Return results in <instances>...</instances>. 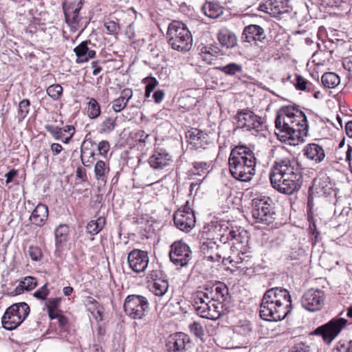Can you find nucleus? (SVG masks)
<instances>
[{"label": "nucleus", "instance_id": "obj_1", "mask_svg": "<svg viewBox=\"0 0 352 352\" xmlns=\"http://www.w3.org/2000/svg\"><path fill=\"white\" fill-rule=\"evenodd\" d=\"M270 180L278 192L291 195L297 192L302 186V168L298 160L292 156L277 157L271 167Z\"/></svg>", "mask_w": 352, "mask_h": 352}, {"label": "nucleus", "instance_id": "obj_2", "mask_svg": "<svg viewBox=\"0 0 352 352\" xmlns=\"http://www.w3.org/2000/svg\"><path fill=\"white\" fill-rule=\"evenodd\" d=\"M277 135L289 144L296 145L304 142L308 134V124L305 114L294 106L283 107L275 120Z\"/></svg>", "mask_w": 352, "mask_h": 352}, {"label": "nucleus", "instance_id": "obj_3", "mask_svg": "<svg viewBox=\"0 0 352 352\" xmlns=\"http://www.w3.org/2000/svg\"><path fill=\"white\" fill-rule=\"evenodd\" d=\"M292 297L287 289L273 287L267 290L260 305V317L267 321L283 320L292 311Z\"/></svg>", "mask_w": 352, "mask_h": 352}, {"label": "nucleus", "instance_id": "obj_4", "mask_svg": "<svg viewBox=\"0 0 352 352\" xmlns=\"http://www.w3.org/2000/svg\"><path fill=\"white\" fill-rule=\"evenodd\" d=\"M228 164L230 174L236 180L250 182L255 175L256 158L254 153L246 146L239 145L232 148Z\"/></svg>", "mask_w": 352, "mask_h": 352}, {"label": "nucleus", "instance_id": "obj_5", "mask_svg": "<svg viewBox=\"0 0 352 352\" xmlns=\"http://www.w3.org/2000/svg\"><path fill=\"white\" fill-rule=\"evenodd\" d=\"M168 44L175 50L186 52L192 45V34L187 26L182 22L173 21L168 28Z\"/></svg>", "mask_w": 352, "mask_h": 352}, {"label": "nucleus", "instance_id": "obj_6", "mask_svg": "<svg viewBox=\"0 0 352 352\" xmlns=\"http://www.w3.org/2000/svg\"><path fill=\"white\" fill-rule=\"evenodd\" d=\"M192 305L198 316L212 320L219 319L223 311L220 303L206 300V295L202 290H199L194 294Z\"/></svg>", "mask_w": 352, "mask_h": 352}, {"label": "nucleus", "instance_id": "obj_7", "mask_svg": "<svg viewBox=\"0 0 352 352\" xmlns=\"http://www.w3.org/2000/svg\"><path fill=\"white\" fill-rule=\"evenodd\" d=\"M30 307L25 302L14 303L6 309L2 318L3 327L12 331L18 327L30 314Z\"/></svg>", "mask_w": 352, "mask_h": 352}, {"label": "nucleus", "instance_id": "obj_8", "mask_svg": "<svg viewBox=\"0 0 352 352\" xmlns=\"http://www.w3.org/2000/svg\"><path fill=\"white\" fill-rule=\"evenodd\" d=\"M274 215L275 211L271 198L263 197L253 199L252 216L254 223L268 225L275 219Z\"/></svg>", "mask_w": 352, "mask_h": 352}, {"label": "nucleus", "instance_id": "obj_9", "mask_svg": "<svg viewBox=\"0 0 352 352\" xmlns=\"http://www.w3.org/2000/svg\"><path fill=\"white\" fill-rule=\"evenodd\" d=\"M213 232L217 234V239L223 245L230 241L232 243L230 249L232 251L236 250L243 254V243L245 242V236L242 235L239 230L229 228L225 224L217 223L213 228Z\"/></svg>", "mask_w": 352, "mask_h": 352}, {"label": "nucleus", "instance_id": "obj_10", "mask_svg": "<svg viewBox=\"0 0 352 352\" xmlns=\"http://www.w3.org/2000/svg\"><path fill=\"white\" fill-rule=\"evenodd\" d=\"M347 324L348 320L346 319L335 318L326 324L317 327L312 334L320 336L324 342L329 344L340 334Z\"/></svg>", "mask_w": 352, "mask_h": 352}, {"label": "nucleus", "instance_id": "obj_11", "mask_svg": "<svg viewBox=\"0 0 352 352\" xmlns=\"http://www.w3.org/2000/svg\"><path fill=\"white\" fill-rule=\"evenodd\" d=\"M148 309V300L142 295H129L124 302L125 314L133 319L143 318Z\"/></svg>", "mask_w": 352, "mask_h": 352}, {"label": "nucleus", "instance_id": "obj_12", "mask_svg": "<svg viewBox=\"0 0 352 352\" xmlns=\"http://www.w3.org/2000/svg\"><path fill=\"white\" fill-rule=\"evenodd\" d=\"M235 120L237 127L248 131L258 133L263 131L265 127L263 118L248 109L238 111Z\"/></svg>", "mask_w": 352, "mask_h": 352}, {"label": "nucleus", "instance_id": "obj_13", "mask_svg": "<svg viewBox=\"0 0 352 352\" xmlns=\"http://www.w3.org/2000/svg\"><path fill=\"white\" fill-rule=\"evenodd\" d=\"M191 253L187 244L182 241H175L170 246L169 257L175 265L184 267L187 265L191 259Z\"/></svg>", "mask_w": 352, "mask_h": 352}, {"label": "nucleus", "instance_id": "obj_14", "mask_svg": "<svg viewBox=\"0 0 352 352\" xmlns=\"http://www.w3.org/2000/svg\"><path fill=\"white\" fill-rule=\"evenodd\" d=\"M173 221L178 229L188 232L195 225V212L189 207L179 208L174 213Z\"/></svg>", "mask_w": 352, "mask_h": 352}, {"label": "nucleus", "instance_id": "obj_15", "mask_svg": "<svg viewBox=\"0 0 352 352\" xmlns=\"http://www.w3.org/2000/svg\"><path fill=\"white\" fill-rule=\"evenodd\" d=\"M202 292L206 295V300H212L214 302L220 303L222 308L230 299L228 288L223 283L205 285Z\"/></svg>", "mask_w": 352, "mask_h": 352}, {"label": "nucleus", "instance_id": "obj_16", "mask_svg": "<svg viewBox=\"0 0 352 352\" xmlns=\"http://www.w3.org/2000/svg\"><path fill=\"white\" fill-rule=\"evenodd\" d=\"M324 293L322 290L310 289L302 297V306L309 311H319L324 305Z\"/></svg>", "mask_w": 352, "mask_h": 352}, {"label": "nucleus", "instance_id": "obj_17", "mask_svg": "<svg viewBox=\"0 0 352 352\" xmlns=\"http://www.w3.org/2000/svg\"><path fill=\"white\" fill-rule=\"evenodd\" d=\"M166 345L168 352H190L192 343L187 334L179 332L170 335Z\"/></svg>", "mask_w": 352, "mask_h": 352}, {"label": "nucleus", "instance_id": "obj_18", "mask_svg": "<svg viewBox=\"0 0 352 352\" xmlns=\"http://www.w3.org/2000/svg\"><path fill=\"white\" fill-rule=\"evenodd\" d=\"M173 162V156L164 148H155L149 157L148 162L155 170H164L171 166Z\"/></svg>", "mask_w": 352, "mask_h": 352}, {"label": "nucleus", "instance_id": "obj_19", "mask_svg": "<svg viewBox=\"0 0 352 352\" xmlns=\"http://www.w3.org/2000/svg\"><path fill=\"white\" fill-rule=\"evenodd\" d=\"M309 191L318 196L329 197L334 193L333 184L325 173H320L314 180Z\"/></svg>", "mask_w": 352, "mask_h": 352}, {"label": "nucleus", "instance_id": "obj_20", "mask_svg": "<svg viewBox=\"0 0 352 352\" xmlns=\"http://www.w3.org/2000/svg\"><path fill=\"white\" fill-rule=\"evenodd\" d=\"M148 261L147 252L137 249L132 250L127 257L130 268L136 273L144 272L148 267Z\"/></svg>", "mask_w": 352, "mask_h": 352}, {"label": "nucleus", "instance_id": "obj_21", "mask_svg": "<svg viewBox=\"0 0 352 352\" xmlns=\"http://www.w3.org/2000/svg\"><path fill=\"white\" fill-rule=\"evenodd\" d=\"M188 143L195 149H206L211 143L208 134L196 128H192L186 132Z\"/></svg>", "mask_w": 352, "mask_h": 352}, {"label": "nucleus", "instance_id": "obj_22", "mask_svg": "<svg viewBox=\"0 0 352 352\" xmlns=\"http://www.w3.org/2000/svg\"><path fill=\"white\" fill-rule=\"evenodd\" d=\"M95 47L96 44L91 43L90 40L81 42L74 49L76 56V62L78 64L85 63L95 58L96 55Z\"/></svg>", "mask_w": 352, "mask_h": 352}, {"label": "nucleus", "instance_id": "obj_23", "mask_svg": "<svg viewBox=\"0 0 352 352\" xmlns=\"http://www.w3.org/2000/svg\"><path fill=\"white\" fill-rule=\"evenodd\" d=\"M266 38L264 29L258 25L251 24L244 28L241 40L243 43H263Z\"/></svg>", "mask_w": 352, "mask_h": 352}, {"label": "nucleus", "instance_id": "obj_24", "mask_svg": "<svg viewBox=\"0 0 352 352\" xmlns=\"http://www.w3.org/2000/svg\"><path fill=\"white\" fill-rule=\"evenodd\" d=\"M215 238L212 239H208L206 241L203 242L201 246V252L204 254L205 258L213 262H219L222 258V248L217 244L214 241Z\"/></svg>", "mask_w": 352, "mask_h": 352}, {"label": "nucleus", "instance_id": "obj_25", "mask_svg": "<svg viewBox=\"0 0 352 352\" xmlns=\"http://www.w3.org/2000/svg\"><path fill=\"white\" fill-rule=\"evenodd\" d=\"M265 12L274 17H279L289 10L288 0H265Z\"/></svg>", "mask_w": 352, "mask_h": 352}, {"label": "nucleus", "instance_id": "obj_26", "mask_svg": "<svg viewBox=\"0 0 352 352\" xmlns=\"http://www.w3.org/2000/svg\"><path fill=\"white\" fill-rule=\"evenodd\" d=\"M49 210L48 207L43 204H38L32 210L29 220L33 225L42 227L48 219Z\"/></svg>", "mask_w": 352, "mask_h": 352}, {"label": "nucleus", "instance_id": "obj_27", "mask_svg": "<svg viewBox=\"0 0 352 352\" xmlns=\"http://www.w3.org/2000/svg\"><path fill=\"white\" fill-rule=\"evenodd\" d=\"M303 153L308 159L315 161L316 163L322 162L325 157L323 148L315 143L308 144L305 146Z\"/></svg>", "mask_w": 352, "mask_h": 352}, {"label": "nucleus", "instance_id": "obj_28", "mask_svg": "<svg viewBox=\"0 0 352 352\" xmlns=\"http://www.w3.org/2000/svg\"><path fill=\"white\" fill-rule=\"evenodd\" d=\"M216 69L226 76H236L239 80L248 77V75L243 72L242 65L239 63H230L224 66L218 67Z\"/></svg>", "mask_w": 352, "mask_h": 352}, {"label": "nucleus", "instance_id": "obj_29", "mask_svg": "<svg viewBox=\"0 0 352 352\" xmlns=\"http://www.w3.org/2000/svg\"><path fill=\"white\" fill-rule=\"evenodd\" d=\"M217 38L221 45L227 48H233L237 45V37L232 31L223 28L219 30Z\"/></svg>", "mask_w": 352, "mask_h": 352}, {"label": "nucleus", "instance_id": "obj_30", "mask_svg": "<svg viewBox=\"0 0 352 352\" xmlns=\"http://www.w3.org/2000/svg\"><path fill=\"white\" fill-rule=\"evenodd\" d=\"M220 54V50L213 45L204 46L199 53L201 59L208 65L214 64Z\"/></svg>", "mask_w": 352, "mask_h": 352}, {"label": "nucleus", "instance_id": "obj_31", "mask_svg": "<svg viewBox=\"0 0 352 352\" xmlns=\"http://www.w3.org/2000/svg\"><path fill=\"white\" fill-rule=\"evenodd\" d=\"M203 13L210 19H217L223 13V8L218 2L206 1L201 8Z\"/></svg>", "mask_w": 352, "mask_h": 352}, {"label": "nucleus", "instance_id": "obj_32", "mask_svg": "<svg viewBox=\"0 0 352 352\" xmlns=\"http://www.w3.org/2000/svg\"><path fill=\"white\" fill-rule=\"evenodd\" d=\"M93 141L89 139H85L81 146V161L84 166H89L91 163L95 160V153L94 151L89 149L88 146L93 145Z\"/></svg>", "mask_w": 352, "mask_h": 352}, {"label": "nucleus", "instance_id": "obj_33", "mask_svg": "<svg viewBox=\"0 0 352 352\" xmlns=\"http://www.w3.org/2000/svg\"><path fill=\"white\" fill-rule=\"evenodd\" d=\"M110 172L108 162L98 160L94 167V173L96 180L106 183Z\"/></svg>", "mask_w": 352, "mask_h": 352}, {"label": "nucleus", "instance_id": "obj_34", "mask_svg": "<svg viewBox=\"0 0 352 352\" xmlns=\"http://www.w3.org/2000/svg\"><path fill=\"white\" fill-rule=\"evenodd\" d=\"M168 280L166 278L157 279L148 285L150 291L157 296H164L168 292Z\"/></svg>", "mask_w": 352, "mask_h": 352}, {"label": "nucleus", "instance_id": "obj_35", "mask_svg": "<svg viewBox=\"0 0 352 352\" xmlns=\"http://www.w3.org/2000/svg\"><path fill=\"white\" fill-rule=\"evenodd\" d=\"M106 224V219L103 217H98L96 220H91L86 226V231L91 235L98 234Z\"/></svg>", "mask_w": 352, "mask_h": 352}, {"label": "nucleus", "instance_id": "obj_36", "mask_svg": "<svg viewBox=\"0 0 352 352\" xmlns=\"http://www.w3.org/2000/svg\"><path fill=\"white\" fill-rule=\"evenodd\" d=\"M321 81L324 87L332 89L340 84V79L336 73L327 72L322 76Z\"/></svg>", "mask_w": 352, "mask_h": 352}, {"label": "nucleus", "instance_id": "obj_37", "mask_svg": "<svg viewBox=\"0 0 352 352\" xmlns=\"http://www.w3.org/2000/svg\"><path fill=\"white\" fill-rule=\"evenodd\" d=\"M69 232V228L66 224H60L56 228L54 234L56 239V245L57 247L67 241Z\"/></svg>", "mask_w": 352, "mask_h": 352}, {"label": "nucleus", "instance_id": "obj_38", "mask_svg": "<svg viewBox=\"0 0 352 352\" xmlns=\"http://www.w3.org/2000/svg\"><path fill=\"white\" fill-rule=\"evenodd\" d=\"M87 107V115L91 119L98 118L101 113L100 106L97 100L93 98L89 99Z\"/></svg>", "mask_w": 352, "mask_h": 352}, {"label": "nucleus", "instance_id": "obj_39", "mask_svg": "<svg viewBox=\"0 0 352 352\" xmlns=\"http://www.w3.org/2000/svg\"><path fill=\"white\" fill-rule=\"evenodd\" d=\"M66 23L72 28H76L81 20L80 14H75L74 10L63 8Z\"/></svg>", "mask_w": 352, "mask_h": 352}, {"label": "nucleus", "instance_id": "obj_40", "mask_svg": "<svg viewBox=\"0 0 352 352\" xmlns=\"http://www.w3.org/2000/svg\"><path fill=\"white\" fill-rule=\"evenodd\" d=\"M116 126V118L107 117L100 124V133H109L112 132Z\"/></svg>", "mask_w": 352, "mask_h": 352}, {"label": "nucleus", "instance_id": "obj_41", "mask_svg": "<svg viewBox=\"0 0 352 352\" xmlns=\"http://www.w3.org/2000/svg\"><path fill=\"white\" fill-rule=\"evenodd\" d=\"M30 102L28 99H23L19 104L18 119L19 121L23 120L28 116L30 111Z\"/></svg>", "mask_w": 352, "mask_h": 352}, {"label": "nucleus", "instance_id": "obj_42", "mask_svg": "<svg viewBox=\"0 0 352 352\" xmlns=\"http://www.w3.org/2000/svg\"><path fill=\"white\" fill-rule=\"evenodd\" d=\"M63 89L59 84L49 86L47 89V95L54 100H58L63 94Z\"/></svg>", "mask_w": 352, "mask_h": 352}, {"label": "nucleus", "instance_id": "obj_43", "mask_svg": "<svg viewBox=\"0 0 352 352\" xmlns=\"http://www.w3.org/2000/svg\"><path fill=\"white\" fill-rule=\"evenodd\" d=\"M210 163L208 162H195L193 163V168L192 169V173L198 175L208 172Z\"/></svg>", "mask_w": 352, "mask_h": 352}, {"label": "nucleus", "instance_id": "obj_44", "mask_svg": "<svg viewBox=\"0 0 352 352\" xmlns=\"http://www.w3.org/2000/svg\"><path fill=\"white\" fill-rule=\"evenodd\" d=\"M294 85L298 90H307L308 91L311 90V87H312L311 83L309 82L305 78L298 74L296 75V82H294Z\"/></svg>", "mask_w": 352, "mask_h": 352}, {"label": "nucleus", "instance_id": "obj_45", "mask_svg": "<svg viewBox=\"0 0 352 352\" xmlns=\"http://www.w3.org/2000/svg\"><path fill=\"white\" fill-rule=\"evenodd\" d=\"M45 129L50 133L52 137L56 140H60L63 138V133L62 128L52 124H46Z\"/></svg>", "mask_w": 352, "mask_h": 352}, {"label": "nucleus", "instance_id": "obj_46", "mask_svg": "<svg viewBox=\"0 0 352 352\" xmlns=\"http://www.w3.org/2000/svg\"><path fill=\"white\" fill-rule=\"evenodd\" d=\"M189 329L192 333L196 337L202 339L204 336V331L202 325L198 322H193L189 324Z\"/></svg>", "mask_w": 352, "mask_h": 352}, {"label": "nucleus", "instance_id": "obj_47", "mask_svg": "<svg viewBox=\"0 0 352 352\" xmlns=\"http://www.w3.org/2000/svg\"><path fill=\"white\" fill-rule=\"evenodd\" d=\"M28 254L31 259L34 261H40L43 256L41 248L34 245H31L29 247Z\"/></svg>", "mask_w": 352, "mask_h": 352}, {"label": "nucleus", "instance_id": "obj_48", "mask_svg": "<svg viewBox=\"0 0 352 352\" xmlns=\"http://www.w3.org/2000/svg\"><path fill=\"white\" fill-rule=\"evenodd\" d=\"M127 104L128 103L126 100H124L120 96H119L111 102V108L115 112L118 113L125 109Z\"/></svg>", "mask_w": 352, "mask_h": 352}, {"label": "nucleus", "instance_id": "obj_49", "mask_svg": "<svg viewBox=\"0 0 352 352\" xmlns=\"http://www.w3.org/2000/svg\"><path fill=\"white\" fill-rule=\"evenodd\" d=\"M21 283L23 285V288L25 289V291H31L37 285L36 279L32 276H26L21 281Z\"/></svg>", "mask_w": 352, "mask_h": 352}, {"label": "nucleus", "instance_id": "obj_50", "mask_svg": "<svg viewBox=\"0 0 352 352\" xmlns=\"http://www.w3.org/2000/svg\"><path fill=\"white\" fill-rule=\"evenodd\" d=\"M47 283L43 285L40 289L34 293V296L38 300H46L47 296L50 294V290L47 288Z\"/></svg>", "mask_w": 352, "mask_h": 352}, {"label": "nucleus", "instance_id": "obj_51", "mask_svg": "<svg viewBox=\"0 0 352 352\" xmlns=\"http://www.w3.org/2000/svg\"><path fill=\"white\" fill-rule=\"evenodd\" d=\"M83 5V0H75L67 5H65L63 8L74 10L73 11L75 14H80V11L82 8Z\"/></svg>", "mask_w": 352, "mask_h": 352}, {"label": "nucleus", "instance_id": "obj_52", "mask_svg": "<svg viewBox=\"0 0 352 352\" xmlns=\"http://www.w3.org/2000/svg\"><path fill=\"white\" fill-rule=\"evenodd\" d=\"M60 298H54L48 299V300L45 302V305L47 309V312L57 310L60 305Z\"/></svg>", "mask_w": 352, "mask_h": 352}, {"label": "nucleus", "instance_id": "obj_53", "mask_svg": "<svg viewBox=\"0 0 352 352\" xmlns=\"http://www.w3.org/2000/svg\"><path fill=\"white\" fill-rule=\"evenodd\" d=\"M143 82L146 85L145 89L153 91L158 85V81L153 77L145 78Z\"/></svg>", "mask_w": 352, "mask_h": 352}, {"label": "nucleus", "instance_id": "obj_54", "mask_svg": "<svg viewBox=\"0 0 352 352\" xmlns=\"http://www.w3.org/2000/svg\"><path fill=\"white\" fill-rule=\"evenodd\" d=\"M97 148L100 155L106 156L110 148L109 143L106 140H102L98 143Z\"/></svg>", "mask_w": 352, "mask_h": 352}, {"label": "nucleus", "instance_id": "obj_55", "mask_svg": "<svg viewBox=\"0 0 352 352\" xmlns=\"http://www.w3.org/2000/svg\"><path fill=\"white\" fill-rule=\"evenodd\" d=\"M289 352H314L311 346L300 343L294 346L289 351Z\"/></svg>", "mask_w": 352, "mask_h": 352}, {"label": "nucleus", "instance_id": "obj_56", "mask_svg": "<svg viewBox=\"0 0 352 352\" xmlns=\"http://www.w3.org/2000/svg\"><path fill=\"white\" fill-rule=\"evenodd\" d=\"M135 137L139 138L140 143H142L144 145H145L148 142L150 135L146 134L143 130H139L136 132Z\"/></svg>", "mask_w": 352, "mask_h": 352}, {"label": "nucleus", "instance_id": "obj_57", "mask_svg": "<svg viewBox=\"0 0 352 352\" xmlns=\"http://www.w3.org/2000/svg\"><path fill=\"white\" fill-rule=\"evenodd\" d=\"M133 90L130 88H126L121 91L120 96L128 103L133 97Z\"/></svg>", "mask_w": 352, "mask_h": 352}, {"label": "nucleus", "instance_id": "obj_58", "mask_svg": "<svg viewBox=\"0 0 352 352\" xmlns=\"http://www.w3.org/2000/svg\"><path fill=\"white\" fill-rule=\"evenodd\" d=\"M164 96H165V93L162 89L155 90L152 96L155 102L157 104L160 103L164 100Z\"/></svg>", "mask_w": 352, "mask_h": 352}, {"label": "nucleus", "instance_id": "obj_59", "mask_svg": "<svg viewBox=\"0 0 352 352\" xmlns=\"http://www.w3.org/2000/svg\"><path fill=\"white\" fill-rule=\"evenodd\" d=\"M104 26H105L106 29L107 30V31L110 34H114L118 30V24L116 22L113 21L107 22L104 24Z\"/></svg>", "mask_w": 352, "mask_h": 352}, {"label": "nucleus", "instance_id": "obj_60", "mask_svg": "<svg viewBox=\"0 0 352 352\" xmlns=\"http://www.w3.org/2000/svg\"><path fill=\"white\" fill-rule=\"evenodd\" d=\"M50 149L54 155H57L63 150L61 144L58 143H52L50 145Z\"/></svg>", "mask_w": 352, "mask_h": 352}, {"label": "nucleus", "instance_id": "obj_61", "mask_svg": "<svg viewBox=\"0 0 352 352\" xmlns=\"http://www.w3.org/2000/svg\"><path fill=\"white\" fill-rule=\"evenodd\" d=\"M25 290V289L23 288V285L21 283L20 281L16 288L13 291L10 292L8 294L11 296H15L22 294Z\"/></svg>", "mask_w": 352, "mask_h": 352}, {"label": "nucleus", "instance_id": "obj_62", "mask_svg": "<svg viewBox=\"0 0 352 352\" xmlns=\"http://www.w3.org/2000/svg\"><path fill=\"white\" fill-rule=\"evenodd\" d=\"M76 177L77 178L81 179L82 182L87 181V176L86 174V171L82 168L81 167H78L76 170Z\"/></svg>", "mask_w": 352, "mask_h": 352}, {"label": "nucleus", "instance_id": "obj_63", "mask_svg": "<svg viewBox=\"0 0 352 352\" xmlns=\"http://www.w3.org/2000/svg\"><path fill=\"white\" fill-rule=\"evenodd\" d=\"M57 320L61 330H64L67 327L68 323L67 318L63 315L60 314V316L57 318Z\"/></svg>", "mask_w": 352, "mask_h": 352}, {"label": "nucleus", "instance_id": "obj_64", "mask_svg": "<svg viewBox=\"0 0 352 352\" xmlns=\"http://www.w3.org/2000/svg\"><path fill=\"white\" fill-rule=\"evenodd\" d=\"M342 65L344 69L349 72V78L352 80V64L348 62V59H344Z\"/></svg>", "mask_w": 352, "mask_h": 352}]
</instances>
